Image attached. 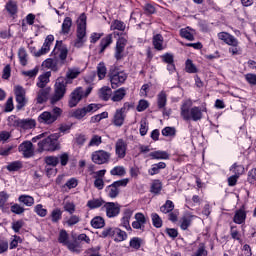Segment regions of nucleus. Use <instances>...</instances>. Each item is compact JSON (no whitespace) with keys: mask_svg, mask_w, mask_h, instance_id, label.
Masks as SVG:
<instances>
[{"mask_svg":"<svg viewBox=\"0 0 256 256\" xmlns=\"http://www.w3.org/2000/svg\"><path fill=\"white\" fill-rule=\"evenodd\" d=\"M203 113H207L206 106H194L189 108L187 103H183L180 108V115L184 121H201Z\"/></svg>","mask_w":256,"mask_h":256,"instance_id":"1","label":"nucleus"},{"mask_svg":"<svg viewBox=\"0 0 256 256\" xmlns=\"http://www.w3.org/2000/svg\"><path fill=\"white\" fill-rule=\"evenodd\" d=\"M54 58V73H57L64 65H67V55H69V49L63 44V41H56L55 48L52 51Z\"/></svg>","mask_w":256,"mask_h":256,"instance_id":"2","label":"nucleus"},{"mask_svg":"<svg viewBox=\"0 0 256 256\" xmlns=\"http://www.w3.org/2000/svg\"><path fill=\"white\" fill-rule=\"evenodd\" d=\"M87 42V15L82 13L78 18L76 40L74 41V47L81 49Z\"/></svg>","mask_w":256,"mask_h":256,"instance_id":"3","label":"nucleus"},{"mask_svg":"<svg viewBox=\"0 0 256 256\" xmlns=\"http://www.w3.org/2000/svg\"><path fill=\"white\" fill-rule=\"evenodd\" d=\"M67 85H69V81L65 79V77L60 76L56 79L54 84V94L50 97V104L57 105L65 94L67 93Z\"/></svg>","mask_w":256,"mask_h":256,"instance_id":"4","label":"nucleus"},{"mask_svg":"<svg viewBox=\"0 0 256 256\" xmlns=\"http://www.w3.org/2000/svg\"><path fill=\"white\" fill-rule=\"evenodd\" d=\"M59 137H61L60 133H54L38 142V153H43V151L53 153L59 150Z\"/></svg>","mask_w":256,"mask_h":256,"instance_id":"5","label":"nucleus"},{"mask_svg":"<svg viewBox=\"0 0 256 256\" xmlns=\"http://www.w3.org/2000/svg\"><path fill=\"white\" fill-rule=\"evenodd\" d=\"M108 79L112 89H117L127 81V73L117 66H111L108 71Z\"/></svg>","mask_w":256,"mask_h":256,"instance_id":"6","label":"nucleus"},{"mask_svg":"<svg viewBox=\"0 0 256 256\" xmlns=\"http://www.w3.org/2000/svg\"><path fill=\"white\" fill-rule=\"evenodd\" d=\"M63 115V109L55 106L51 111H44L38 116V123L41 125H53Z\"/></svg>","mask_w":256,"mask_h":256,"instance_id":"7","label":"nucleus"},{"mask_svg":"<svg viewBox=\"0 0 256 256\" xmlns=\"http://www.w3.org/2000/svg\"><path fill=\"white\" fill-rule=\"evenodd\" d=\"M117 35L119 38L114 48V58L116 61H122V59H125V47H127L129 37L127 33H117Z\"/></svg>","mask_w":256,"mask_h":256,"instance_id":"8","label":"nucleus"},{"mask_svg":"<svg viewBox=\"0 0 256 256\" xmlns=\"http://www.w3.org/2000/svg\"><path fill=\"white\" fill-rule=\"evenodd\" d=\"M91 91H93V87L89 86L86 91L83 90V87H77L70 94V99L68 101V106L70 108L77 107L79 102L84 99V97H89L91 95Z\"/></svg>","mask_w":256,"mask_h":256,"instance_id":"9","label":"nucleus"},{"mask_svg":"<svg viewBox=\"0 0 256 256\" xmlns=\"http://www.w3.org/2000/svg\"><path fill=\"white\" fill-rule=\"evenodd\" d=\"M126 185H129L128 178L114 181L112 184L106 186L105 193L110 199H117L121 193V187H125Z\"/></svg>","mask_w":256,"mask_h":256,"instance_id":"10","label":"nucleus"},{"mask_svg":"<svg viewBox=\"0 0 256 256\" xmlns=\"http://www.w3.org/2000/svg\"><path fill=\"white\" fill-rule=\"evenodd\" d=\"M131 107H133V104L125 102L123 104V107L115 111L112 120V123L115 127H123V125L125 124V119L127 118V113H129Z\"/></svg>","mask_w":256,"mask_h":256,"instance_id":"11","label":"nucleus"},{"mask_svg":"<svg viewBox=\"0 0 256 256\" xmlns=\"http://www.w3.org/2000/svg\"><path fill=\"white\" fill-rule=\"evenodd\" d=\"M14 95L17 103L16 109L17 111H21V109H23V107H25L28 103L27 91L25 88H23V86L17 85L14 87Z\"/></svg>","mask_w":256,"mask_h":256,"instance_id":"12","label":"nucleus"},{"mask_svg":"<svg viewBox=\"0 0 256 256\" xmlns=\"http://www.w3.org/2000/svg\"><path fill=\"white\" fill-rule=\"evenodd\" d=\"M99 109H101V104L92 103L86 107L78 108L74 110L72 113V117L80 121V119H83V117H85L87 113H95V111H99Z\"/></svg>","mask_w":256,"mask_h":256,"instance_id":"13","label":"nucleus"},{"mask_svg":"<svg viewBox=\"0 0 256 256\" xmlns=\"http://www.w3.org/2000/svg\"><path fill=\"white\" fill-rule=\"evenodd\" d=\"M91 157L96 165H107L111 161V153L105 150L94 151Z\"/></svg>","mask_w":256,"mask_h":256,"instance_id":"14","label":"nucleus"},{"mask_svg":"<svg viewBox=\"0 0 256 256\" xmlns=\"http://www.w3.org/2000/svg\"><path fill=\"white\" fill-rule=\"evenodd\" d=\"M19 153H22L24 159H31L35 156V148L33 147V142L24 141L18 146Z\"/></svg>","mask_w":256,"mask_h":256,"instance_id":"15","label":"nucleus"},{"mask_svg":"<svg viewBox=\"0 0 256 256\" xmlns=\"http://www.w3.org/2000/svg\"><path fill=\"white\" fill-rule=\"evenodd\" d=\"M103 209H105L106 216L109 219H113L121 213V205L117 202H106Z\"/></svg>","mask_w":256,"mask_h":256,"instance_id":"16","label":"nucleus"},{"mask_svg":"<svg viewBox=\"0 0 256 256\" xmlns=\"http://www.w3.org/2000/svg\"><path fill=\"white\" fill-rule=\"evenodd\" d=\"M127 141L123 138H119L115 143V154L118 159H125L127 157Z\"/></svg>","mask_w":256,"mask_h":256,"instance_id":"17","label":"nucleus"},{"mask_svg":"<svg viewBox=\"0 0 256 256\" xmlns=\"http://www.w3.org/2000/svg\"><path fill=\"white\" fill-rule=\"evenodd\" d=\"M218 39L224 41L226 45H229L230 47H237L239 45V40L227 32L218 33Z\"/></svg>","mask_w":256,"mask_h":256,"instance_id":"18","label":"nucleus"},{"mask_svg":"<svg viewBox=\"0 0 256 256\" xmlns=\"http://www.w3.org/2000/svg\"><path fill=\"white\" fill-rule=\"evenodd\" d=\"M51 93V88L47 87V88H41L38 92H37V96H36V104L37 105H43V103H47V101H49V94Z\"/></svg>","mask_w":256,"mask_h":256,"instance_id":"19","label":"nucleus"},{"mask_svg":"<svg viewBox=\"0 0 256 256\" xmlns=\"http://www.w3.org/2000/svg\"><path fill=\"white\" fill-rule=\"evenodd\" d=\"M131 217H133V210L127 208L123 212V217L121 218V227H124L126 231H133L131 228Z\"/></svg>","mask_w":256,"mask_h":256,"instance_id":"20","label":"nucleus"},{"mask_svg":"<svg viewBox=\"0 0 256 256\" xmlns=\"http://www.w3.org/2000/svg\"><path fill=\"white\" fill-rule=\"evenodd\" d=\"M113 43V34H108L104 38L100 40L99 43V55H102V53H105L106 49L111 46Z\"/></svg>","mask_w":256,"mask_h":256,"instance_id":"21","label":"nucleus"},{"mask_svg":"<svg viewBox=\"0 0 256 256\" xmlns=\"http://www.w3.org/2000/svg\"><path fill=\"white\" fill-rule=\"evenodd\" d=\"M136 221L132 222L133 229H141L142 231L145 229V223H147V219L143 213L135 214Z\"/></svg>","mask_w":256,"mask_h":256,"instance_id":"22","label":"nucleus"},{"mask_svg":"<svg viewBox=\"0 0 256 256\" xmlns=\"http://www.w3.org/2000/svg\"><path fill=\"white\" fill-rule=\"evenodd\" d=\"M5 9L7 13H9L10 17L15 18L17 13H19V6L17 5V2L14 0H9L6 5Z\"/></svg>","mask_w":256,"mask_h":256,"instance_id":"23","label":"nucleus"},{"mask_svg":"<svg viewBox=\"0 0 256 256\" xmlns=\"http://www.w3.org/2000/svg\"><path fill=\"white\" fill-rule=\"evenodd\" d=\"M71 27H73V19L71 17H65L61 27V35H69L71 33Z\"/></svg>","mask_w":256,"mask_h":256,"instance_id":"24","label":"nucleus"},{"mask_svg":"<svg viewBox=\"0 0 256 256\" xmlns=\"http://www.w3.org/2000/svg\"><path fill=\"white\" fill-rule=\"evenodd\" d=\"M125 95H127V89H125V87L119 88L114 91L111 101L114 103H119V101H123V99H125Z\"/></svg>","mask_w":256,"mask_h":256,"instance_id":"25","label":"nucleus"},{"mask_svg":"<svg viewBox=\"0 0 256 256\" xmlns=\"http://www.w3.org/2000/svg\"><path fill=\"white\" fill-rule=\"evenodd\" d=\"M150 159H155L157 161L169 159V153L163 150H157L149 153Z\"/></svg>","mask_w":256,"mask_h":256,"instance_id":"26","label":"nucleus"},{"mask_svg":"<svg viewBox=\"0 0 256 256\" xmlns=\"http://www.w3.org/2000/svg\"><path fill=\"white\" fill-rule=\"evenodd\" d=\"M245 219H247V212H245V210L239 209L235 212L233 221L236 225H243V223H245Z\"/></svg>","mask_w":256,"mask_h":256,"instance_id":"27","label":"nucleus"},{"mask_svg":"<svg viewBox=\"0 0 256 256\" xmlns=\"http://www.w3.org/2000/svg\"><path fill=\"white\" fill-rule=\"evenodd\" d=\"M37 122L33 118H26L20 120V129L29 130L35 129Z\"/></svg>","mask_w":256,"mask_h":256,"instance_id":"28","label":"nucleus"},{"mask_svg":"<svg viewBox=\"0 0 256 256\" xmlns=\"http://www.w3.org/2000/svg\"><path fill=\"white\" fill-rule=\"evenodd\" d=\"M51 77V71L45 72L44 74L38 77L37 87L39 89H45L47 87V83H49V78Z\"/></svg>","mask_w":256,"mask_h":256,"instance_id":"29","label":"nucleus"},{"mask_svg":"<svg viewBox=\"0 0 256 256\" xmlns=\"http://www.w3.org/2000/svg\"><path fill=\"white\" fill-rule=\"evenodd\" d=\"M19 203H22V205H25L26 207H33L35 205V198L31 195L22 194L18 197Z\"/></svg>","mask_w":256,"mask_h":256,"instance_id":"30","label":"nucleus"},{"mask_svg":"<svg viewBox=\"0 0 256 256\" xmlns=\"http://www.w3.org/2000/svg\"><path fill=\"white\" fill-rule=\"evenodd\" d=\"M161 191H163V182L159 179L153 180L150 187V193L153 195H161Z\"/></svg>","mask_w":256,"mask_h":256,"instance_id":"31","label":"nucleus"},{"mask_svg":"<svg viewBox=\"0 0 256 256\" xmlns=\"http://www.w3.org/2000/svg\"><path fill=\"white\" fill-rule=\"evenodd\" d=\"M163 35L161 34H156L153 36L152 38V44L154 46V49H156V51H163V49H165V47H163Z\"/></svg>","mask_w":256,"mask_h":256,"instance_id":"32","label":"nucleus"},{"mask_svg":"<svg viewBox=\"0 0 256 256\" xmlns=\"http://www.w3.org/2000/svg\"><path fill=\"white\" fill-rule=\"evenodd\" d=\"M107 202L103 200V198H93L88 200L87 207L90 209H99V207H103Z\"/></svg>","mask_w":256,"mask_h":256,"instance_id":"33","label":"nucleus"},{"mask_svg":"<svg viewBox=\"0 0 256 256\" xmlns=\"http://www.w3.org/2000/svg\"><path fill=\"white\" fill-rule=\"evenodd\" d=\"M167 167V164L165 162H159L156 164H153L151 168L148 170V174L153 175H159L161 172V169H165Z\"/></svg>","mask_w":256,"mask_h":256,"instance_id":"34","label":"nucleus"},{"mask_svg":"<svg viewBox=\"0 0 256 256\" xmlns=\"http://www.w3.org/2000/svg\"><path fill=\"white\" fill-rule=\"evenodd\" d=\"M113 95V90L110 87L104 86L100 89L99 97L102 101H109Z\"/></svg>","mask_w":256,"mask_h":256,"instance_id":"35","label":"nucleus"},{"mask_svg":"<svg viewBox=\"0 0 256 256\" xmlns=\"http://www.w3.org/2000/svg\"><path fill=\"white\" fill-rule=\"evenodd\" d=\"M90 225L93 229H103L105 227V219L101 216H95L91 220Z\"/></svg>","mask_w":256,"mask_h":256,"instance_id":"36","label":"nucleus"},{"mask_svg":"<svg viewBox=\"0 0 256 256\" xmlns=\"http://www.w3.org/2000/svg\"><path fill=\"white\" fill-rule=\"evenodd\" d=\"M157 105L158 109H165L167 105V93L164 90L157 95Z\"/></svg>","mask_w":256,"mask_h":256,"instance_id":"37","label":"nucleus"},{"mask_svg":"<svg viewBox=\"0 0 256 256\" xmlns=\"http://www.w3.org/2000/svg\"><path fill=\"white\" fill-rule=\"evenodd\" d=\"M80 74L81 72L79 71V69H69L64 79L68 81L69 85H71V83H73V79H77Z\"/></svg>","mask_w":256,"mask_h":256,"instance_id":"38","label":"nucleus"},{"mask_svg":"<svg viewBox=\"0 0 256 256\" xmlns=\"http://www.w3.org/2000/svg\"><path fill=\"white\" fill-rule=\"evenodd\" d=\"M191 27L182 28L180 30V37L186 39L187 41H195V36L191 33Z\"/></svg>","mask_w":256,"mask_h":256,"instance_id":"39","label":"nucleus"},{"mask_svg":"<svg viewBox=\"0 0 256 256\" xmlns=\"http://www.w3.org/2000/svg\"><path fill=\"white\" fill-rule=\"evenodd\" d=\"M111 31H125L127 29V25L125 22L121 20H114L110 26Z\"/></svg>","mask_w":256,"mask_h":256,"instance_id":"40","label":"nucleus"},{"mask_svg":"<svg viewBox=\"0 0 256 256\" xmlns=\"http://www.w3.org/2000/svg\"><path fill=\"white\" fill-rule=\"evenodd\" d=\"M127 239V232L121 230L120 228H115L114 241L115 243H121Z\"/></svg>","mask_w":256,"mask_h":256,"instance_id":"41","label":"nucleus"},{"mask_svg":"<svg viewBox=\"0 0 256 256\" xmlns=\"http://www.w3.org/2000/svg\"><path fill=\"white\" fill-rule=\"evenodd\" d=\"M50 217L52 223H59L63 219V211H61V208H55L52 210Z\"/></svg>","mask_w":256,"mask_h":256,"instance_id":"42","label":"nucleus"},{"mask_svg":"<svg viewBox=\"0 0 256 256\" xmlns=\"http://www.w3.org/2000/svg\"><path fill=\"white\" fill-rule=\"evenodd\" d=\"M127 171L125 170L124 166H115L113 169L110 170V175L113 177H125Z\"/></svg>","mask_w":256,"mask_h":256,"instance_id":"43","label":"nucleus"},{"mask_svg":"<svg viewBox=\"0 0 256 256\" xmlns=\"http://www.w3.org/2000/svg\"><path fill=\"white\" fill-rule=\"evenodd\" d=\"M27 57H28L27 50H25L24 47L19 48L18 58H19V62L22 65V67H26V65H27V63H28Z\"/></svg>","mask_w":256,"mask_h":256,"instance_id":"44","label":"nucleus"},{"mask_svg":"<svg viewBox=\"0 0 256 256\" xmlns=\"http://www.w3.org/2000/svg\"><path fill=\"white\" fill-rule=\"evenodd\" d=\"M66 247L72 253H81V243L79 242V240H74L72 242L68 241V244H66Z\"/></svg>","mask_w":256,"mask_h":256,"instance_id":"45","label":"nucleus"},{"mask_svg":"<svg viewBox=\"0 0 256 256\" xmlns=\"http://www.w3.org/2000/svg\"><path fill=\"white\" fill-rule=\"evenodd\" d=\"M175 209V204L171 200H167L161 207L160 211L161 213H164V215H167L168 213H171Z\"/></svg>","mask_w":256,"mask_h":256,"instance_id":"46","label":"nucleus"},{"mask_svg":"<svg viewBox=\"0 0 256 256\" xmlns=\"http://www.w3.org/2000/svg\"><path fill=\"white\" fill-rule=\"evenodd\" d=\"M141 245H143V239L140 237H133L129 242V246L131 249H135V251H139L141 249Z\"/></svg>","mask_w":256,"mask_h":256,"instance_id":"47","label":"nucleus"},{"mask_svg":"<svg viewBox=\"0 0 256 256\" xmlns=\"http://www.w3.org/2000/svg\"><path fill=\"white\" fill-rule=\"evenodd\" d=\"M151 220H152L153 227H155L156 229H161L163 227V219H161L159 214L152 213Z\"/></svg>","mask_w":256,"mask_h":256,"instance_id":"48","label":"nucleus"},{"mask_svg":"<svg viewBox=\"0 0 256 256\" xmlns=\"http://www.w3.org/2000/svg\"><path fill=\"white\" fill-rule=\"evenodd\" d=\"M185 72L186 73H199V69H197V66L193 64V60L187 59L185 62Z\"/></svg>","mask_w":256,"mask_h":256,"instance_id":"49","label":"nucleus"},{"mask_svg":"<svg viewBox=\"0 0 256 256\" xmlns=\"http://www.w3.org/2000/svg\"><path fill=\"white\" fill-rule=\"evenodd\" d=\"M23 167V162L17 160L13 161L10 164L6 166L7 171L10 172H15V171H20V169Z\"/></svg>","mask_w":256,"mask_h":256,"instance_id":"50","label":"nucleus"},{"mask_svg":"<svg viewBox=\"0 0 256 256\" xmlns=\"http://www.w3.org/2000/svg\"><path fill=\"white\" fill-rule=\"evenodd\" d=\"M192 221L191 217L183 216L180 220V229L187 231L191 227Z\"/></svg>","mask_w":256,"mask_h":256,"instance_id":"51","label":"nucleus"},{"mask_svg":"<svg viewBox=\"0 0 256 256\" xmlns=\"http://www.w3.org/2000/svg\"><path fill=\"white\" fill-rule=\"evenodd\" d=\"M44 162L48 167H57L59 165V157L57 156H46Z\"/></svg>","mask_w":256,"mask_h":256,"instance_id":"52","label":"nucleus"},{"mask_svg":"<svg viewBox=\"0 0 256 256\" xmlns=\"http://www.w3.org/2000/svg\"><path fill=\"white\" fill-rule=\"evenodd\" d=\"M230 235L231 238L235 241H238V243H243V239H241V233L239 232V230H237V226L230 227Z\"/></svg>","mask_w":256,"mask_h":256,"instance_id":"53","label":"nucleus"},{"mask_svg":"<svg viewBox=\"0 0 256 256\" xmlns=\"http://www.w3.org/2000/svg\"><path fill=\"white\" fill-rule=\"evenodd\" d=\"M209 252L207 251V247L205 243L201 242L198 246V249L192 254V256H207Z\"/></svg>","mask_w":256,"mask_h":256,"instance_id":"54","label":"nucleus"},{"mask_svg":"<svg viewBox=\"0 0 256 256\" xmlns=\"http://www.w3.org/2000/svg\"><path fill=\"white\" fill-rule=\"evenodd\" d=\"M107 75V67L105 66V62H100L97 66V76L101 80Z\"/></svg>","mask_w":256,"mask_h":256,"instance_id":"55","label":"nucleus"},{"mask_svg":"<svg viewBox=\"0 0 256 256\" xmlns=\"http://www.w3.org/2000/svg\"><path fill=\"white\" fill-rule=\"evenodd\" d=\"M58 243H61V245L67 246L69 243V234L67 233V230H61L58 236Z\"/></svg>","mask_w":256,"mask_h":256,"instance_id":"56","label":"nucleus"},{"mask_svg":"<svg viewBox=\"0 0 256 256\" xmlns=\"http://www.w3.org/2000/svg\"><path fill=\"white\" fill-rule=\"evenodd\" d=\"M230 171H232V173H234V175H236L237 177H241V175H243V171H245V167H243V165L234 163L230 167Z\"/></svg>","mask_w":256,"mask_h":256,"instance_id":"57","label":"nucleus"},{"mask_svg":"<svg viewBox=\"0 0 256 256\" xmlns=\"http://www.w3.org/2000/svg\"><path fill=\"white\" fill-rule=\"evenodd\" d=\"M109 117V112L105 111L100 114L94 115L90 119V123H99L102 119H107Z\"/></svg>","mask_w":256,"mask_h":256,"instance_id":"58","label":"nucleus"},{"mask_svg":"<svg viewBox=\"0 0 256 256\" xmlns=\"http://www.w3.org/2000/svg\"><path fill=\"white\" fill-rule=\"evenodd\" d=\"M8 125L9 127L20 128L21 127V119H17L14 115L8 117Z\"/></svg>","mask_w":256,"mask_h":256,"instance_id":"59","label":"nucleus"},{"mask_svg":"<svg viewBox=\"0 0 256 256\" xmlns=\"http://www.w3.org/2000/svg\"><path fill=\"white\" fill-rule=\"evenodd\" d=\"M81 217L75 214H71L69 219L66 221V224L68 227H73L74 225H77V223H80Z\"/></svg>","mask_w":256,"mask_h":256,"instance_id":"60","label":"nucleus"},{"mask_svg":"<svg viewBox=\"0 0 256 256\" xmlns=\"http://www.w3.org/2000/svg\"><path fill=\"white\" fill-rule=\"evenodd\" d=\"M100 237H102V239H107V237H115V228H111V227H107L105 228Z\"/></svg>","mask_w":256,"mask_h":256,"instance_id":"61","label":"nucleus"},{"mask_svg":"<svg viewBox=\"0 0 256 256\" xmlns=\"http://www.w3.org/2000/svg\"><path fill=\"white\" fill-rule=\"evenodd\" d=\"M177 133V130L175 129V127H165L163 130H162V135L164 137H175Z\"/></svg>","mask_w":256,"mask_h":256,"instance_id":"62","label":"nucleus"},{"mask_svg":"<svg viewBox=\"0 0 256 256\" xmlns=\"http://www.w3.org/2000/svg\"><path fill=\"white\" fill-rule=\"evenodd\" d=\"M34 212L39 216V217H47V209L43 208L42 204H37L34 207Z\"/></svg>","mask_w":256,"mask_h":256,"instance_id":"63","label":"nucleus"},{"mask_svg":"<svg viewBox=\"0 0 256 256\" xmlns=\"http://www.w3.org/2000/svg\"><path fill=\"white\" fill-rule=\"evenodd\" d=\"M248 183H250V185H254L255 181H256V168L251 169L248 172V178H247Z\"/></svg>","mask_w":256,"mask_h":256,"instance_id":"64","label":"nucleus"}]
</instances>
